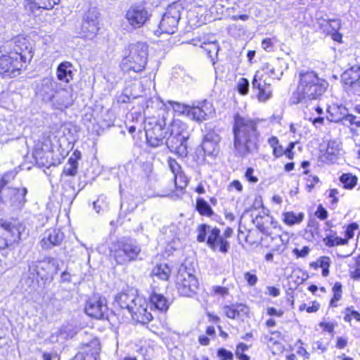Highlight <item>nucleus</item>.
<instances>
[{"label": "nucleus", "mask_w": 360, "mask_h": 360, "mask_svg": "<svg viewBox=\"0 0 360 360\" xmlns=\"http://www.w3.org/2000/svg\"><path fill=\"white\" fill-rule=\"evenodd\" d=\"M224 311L229 319H235L238 318L236 312V304L225 306L224 307Z\"/></svg>", "instance_id": "47"}, {"label": "nucleus", "mask_w": 360, "mask_h": 360, "mask_svg": "<svg viewBox=\"0 0 360 360\" xmlns=\"http://www.w3.org/2000/svg\"><path fill=\"white\" fill-rule=\"evenodd\" d=\"M340 181L345 188H352L356 186L357 179L351 174H344L340 176Z\"/></svg>", "instance_id": "40"}, {"label": "nucleus", "mask_w": 360, "mask_h": 360, "mask_svg": "<svg viewBox=\"0 0 360 360\" xmlns=\"http://www.w3.org/2000/svg\"><path fill=\"white\" fill-rule=\"evenodd\" d=\"M167 103L171 105L176 113H178L179 115H184L187 117L189 105L173 101H168Z\"/></svg>", "instance_id": "39"}, {"label": "nucleus", "mask_w": 360, "mask_h": 360, "mask_svg": "<svg viewBox=\"0 0 360 360\" xmlns=\"http://www.w3.org/2000/svg\"><path fill=\"white\" fill-rule=\"evenodd\" d=\"M237 90L242 95H246L249 91V82L245 78H240L237 83Z\"/></svg>", "instance_id": "45"}, {"label": "nucleus", "mask_w": 360, "mask_h": 360, "mask_svg": "<svg viewBox=\"0 0 360 360\" xmlns=\"http://www.w3.org/2000/svg\"><path fill=\"white\" fill-rule=\"evenodd\" d=\"M267 314L269 316H276L278 317H281L283 314V311L281 309L278 310L274 307L267 308Z\"/></svg>", "instance_id": "57"}, {"label": "nucleus", "mask_w": 360, "mask_h": 360, "mask_svg": "<svg viewBox=\"0 0 360 360\" xmlns=\"http://www.w3.org/2000/svg\"><path fill=\"white\" fill-rule=\"evenodd\" d=\"M248 349V346L244 343H240L236 348V355L240 360H250V358L244 354V351Z\"/></svg>", "instance_id": "46"}, {"label": "nucleus", "mask_w": 360, "mask_h": 360, "mask_svg": "<svg viewBox=\"0 0 360 360\" xmlns=\"http://www.w3.org/2000/svg\"><path fill=\"white\" fill-rule=\"evenodd\" d=\"M358 225L356 224H352L347 228L346 235L348 238H351L354 236V231L357 229Z\"/></svg>", "instance_id": "60"}, {"label": "nucleus", "mask_w": 360, "mask_h": 360, "mask_svg": "<svg viewBox=\"0 0 360 360\" xmlns=\"http://www.w3.org/2000/svg\"><path fill=\"white\" fill-rule=\"evenodd\" d=\"M171 274V269L166 264L156 265L152 270L151 275L158 279L167 281Z\"/></svg>", "instance_id": "30"}, {"label": "nucleus", "mask_w": 360, "mask_h": 360, "mask_svg": "<svg viewBox=\"0 0 360 360\" xmlns=\"http://www.w3.org/2000/svg\"><path fill=\"white\" fill-rule=\"evenodd\" d=\"M254 170L252 168H248L245 172V177L247 179L252 183H255L257 181V178L253 176Z\"/></svg>", "instance_id": "59"}, {"label": "nucleus", "mask_w": 360, "mask_h": 360, "mask_svg": "<svg viewBox=\"0 0 360 360\" xmlns=\"http://www.w3.org/2000/svg\"><path fill=\"white\" fill-rule=\"evenodd\" d=\"M151 14L141 5H132L124 14V18L134 29H139L149 20Z\"/></svg>", "instance_id": "10"}, {"label": "nucleus", "mask_w": 360, "mask_h": 360, "mask_svg": "<svg viewBox=\"0 0 360 360\" xmlns=\"http://www.w3.org/2000/svg\"><path fill=\"white\" fill-rule=\"evenodd\" d=\"M64 235L59 229H50L47 230L41 240L43 248L49 249L55 245H58L63 240Z\"/></svg>", "instance_id": "26"}, {"label": "nucleus", "mask_w": 360, "mask_h": 360, "mask_svg": "<svg viewBox=\"0 0 360 360\" xmlns=\"http://www.w3.org/2000/svg\"><path fill=\"white\" fill-rule=\"evenodd\" d=\"M196 210L200 214L207 217H211L213 214V210L210 205L202 198H198L196 201Z\"/></svg>", "instance_id": "33"}, {"label": "nucleus", "mask_w": 360, "mask_h": 360, "mask_svg": "<svg viewBox=\"0 0 360 360\" xmlns=\"http://www.w3.org/2000/svg\"><path fill=\"white\" fill-rule=\"evenodd\" d=\"M140 252L141 248L130 240H119L110 248V256L120 264L135 260Z\"/></svg>", "instance_id": "6"}, {"label": "nucleus", "mask_w": 360, "mask_h": 360, "mask_svg": "<svg viewBox=\"0 0 360 360\" xmlns=\"http://www.w3.org/2000/svg\"><path fill=\"white\" fill-rule=\"evenodd\" d=\"M340 153V146L339 144L334 141H330L328 143V147L326 149V155L327 158L330 160H334L339 155Z\"/></svg>", "instance_id": "35"}, {"label": "nucleus", "mask_w": 360, "mask_h": 360, "mask_svg": "<svg viewBox=\"0 0 360 360\" xmlns=\"http://www.w3.org/2000/svg\"><path fill=\"white\" fill-rule=\"evenodd\" d=\"M108 308L105 298L98 295L90 297L85 305L86 314L94 319H102L107 316Z\"/></svg>", "instance_id": "13"}, {"label": "nucleus", "mask_w": 360, "mask_h": 360, "mask_svg": "<svg viewBox=\"0 0 360 360\" xmlns=\"http://www.w3.org/2000/svg\"><path fill=\"white\" fill-rule=\"evenodd\" d=\"M293 252L297 257H304L309 254V248L308 247H304L301 250L296 248Z\"/></svg>", "instance_id": "56"}, {"label": "nucleus", "mask_w": 360, "mask_h": 360, "mask_svg": "<svg viewBox=\"0 0 360 360\" xmlns=\"http://www.w3.org/2000/svg\"><path fill=\"white\" fill-rule=\"evenodd\" d=\"M233 188L236 189L238 192H241L243 190V185L241 184V183L239 181L233 180L229 185L228 190L231 191Z\"/></svg>", "instance_id": "53"}, {"label": "nucleus", "mask_w": 360, "mask_h": 360, "mask_svg": "<svg viewBox=\"0 0 360 360\" xmlns=\"http://www.w3.org/2000/svg\"><path fill=\"white\" fill-rule=\"evenodd\" d=\"M27 193L26 188H8L7 195L10 197L8 200L9 205L15 209H22L27 202L25 198Z\"/></svg>", "instance_id": "21"}, {"label": "nucleus", "mask_w": 360, "mask_h": 360, "mask_svg": "<svg viewBox=\"0 0 360 360\" xmlns=\"http://www.w3.org/2000/svg\"><path fill=\"white\" fill-rule=\"evenodd\" d=\"M328 83L318 77L313 71L300 74V81L297 90L293 93V103H307L317 99L326 90Z\"/></svg>", "instance_id": "2"}, {"label": "nucleus", "mask_w": 360, "mask_h": 360, "mask_svg": "<svg viewBox=\"0 0 360 360\" xmlns=\"http://www.w3.org/2000/svg\"><path fill=\"white\" fill-rule=\"evenodd\" d=\"M101 351L100 344L97 340H92L84 348V352L77 354L71 360H98Z\"/></svg>", "instance_id": "23"}, {"label": "nucleus", "mask_w": 360, "mask_h": 360, "mask_svg": "<svg viewBox=\"0 0 360 360\" xmlns=\"http://www.w3.org/2000/svg\"><path fill=\"white\" fill-rule=\"evenodd\" d=\"M176 285L179 292L185 297H191L198 288V281L187 268L181 266L176 278Z\"/></svg>", "instance_id": "9"}, {"label": "nucleus", "mask_w": 360, "mask_h": 360, "mask_svg": "<svg viewBox=\"0 0 360 360\" xmlns=\"http://www.w3.org/2000/svg\"><path fill=\"white\" fill-rule=\"evenodd\" d=\"M60 0H25V6L31 13L39 10L50 11L59 4Z\"/></svg>", "instance_id": "24"}, {"label": "nucleus", "mask_w": 360, "mask_h": 360, "mask_svg": "<svg viewBox=\"0 0 360 360\" xmlns=\"http://www.w3.org/2000/svg\"><path fill=\"white\" fill-rule=\"evenodd\" d=\"M217 356L219 360H232L233 359L232 352L224 348H221L218 350Z\"/></svg>", "instance_id": "50"}, {"label": "nucleus", "mask_w": 360, "mask_h": 360, "mask_svg": "<svg viewBox=\"0 0 360 360\" xmlns=\"http://www.w3.org/2000/svg\"><path fill=\"white\" fill-rule=\"evenodd\" d=\"M315 215L320 219L324 220L328 217V212L326 209L320 205L315 212Z\"/></svg>", "instance_id": "52"}, {"label": "nucleus", "mask_w": 360, "mask_h": 360, "mask_svg": "<svg viewBox=\"0 0 360 360\" xmlns=\"http://www.w3.org/2000/svg\"><path fill=\"white\" fill-rule=\"evenodd\" d=\"M58 264L53 258H46L42 261L33 262L30 265L29 271L35 274L41 278L49 275H53L58 272Z\"/></svg>", "instance_id": "16"}, {"label": "nucleus", "mask_w": 360, "mask_h": 360, "mask_svg": "<svg viewBox=\"0 0 360 360\" xmlns=\"http://www.w3.org/2000/svg\"><path fill=\"white\" fill-rule=\"evenodd\" d=\"M236 312L238 319H241L245 316H248L249 314V308L243 304H236Z\"/></svg>", "instance_id": "48"}, {"label": "nucleus", "mask_w": 360, "mask_h": 360, "mask_svg": "<svg viewBox=\"0 0 360 360\" xmlns=\"http://www.w3.org/2000/svg\"><path fill=\"white\" fill-rule=\"evenodd\" d=\"M319 27L327 34L332 37V39L340 42L342 41V35L338 32L341 27V21L339 19H324L319 18L317 20Z\"/></svg>", "instance_id": "20"}, {"label": "nucleus", "mask_w": 360, "mask_h": 360, "mask_svg": "<svg viewBox=\"0 0 360 360\" xmlns=\"http://www.w3.org/2000/svg\"><path fill=\"white\" fill-rule=\"evenodd\" d=\"M257 89L258 90L257 98L261 102H265L272 96L271 86Z\"/></svg>", "instance_id": "43"}, {"label": "nucleus", "mask_w": 360, "mask_h": 360, "mask_svg": "<svg viewBox=\"0 0 360 360\" xmlns=\"http://www.w3.org/2000/svg\"><path fill=\"white\" fill-rule=\"evenodd\" d=\"M98 15L99 13L95 8L88 11L81 26L80 34L82 37L89 39H92L95 37L99 30Z\"/></svg>", "instance_id": "14"}, {"label": "nucleus", "mask_w": 360, "mask_h": 360, "mask_svg": "<svg viewBox=\"0 0 360 360\" xmlns=\"http://www.w3.org/2000/svg\"><path fill=\"white\" fill-rule=\"evenodd\" d=\"M320 267L322 269H329L330 259L328 257H321L319 259Z\"/></svg>", "instance_id": "54"}, {"label": "nucleus", "mask_w": 360, "mask_h": 360, "mask_svg": "<svg viewBox=\"0 0 360 360\" xmlns=\"http://www.w3.org/2000/svg\"><path fill=\"white\" fill-rule=\"evenodd\" d=\"M136 305L133 307L129 313L132 319L141 323L146 324L153 319L152 314L148 311V304L146 300L139 296Z\"/></svg>", "instance_id": "19"}, {"label": "nucleus", "mask_w": 360, "mask_h": 360, "mask_svg": "<svg viewBox=\"0 0 360 360\" xmlns=\"http://www.w3.org/2000/svg\"><path fill=\"white\" fill-rule=\"evenodd\" d=\"M180 18L179 11L175 6H169L159 24V30L155 31V34L159 36L162 33H174Z\"/></svg>", "instance_id": "11"}, {"label": "nucleus", "mask_w": 360, "mask_h": 360, "mask_svg": "<svg viewBox=\"0 0 360 360\" xmlns=\"http://www.w3.org/2000/svg\"><path fill=\"white\" fill-rule=\"evenodd\" d=\"M200 46L207 52L210 58H212L213 55H217L219 51V45L216 41H204Z\"/></svg>", "instance_id": "38"}, {"label": "nucleus", "mask_w": 360, "mask_h": 360, "mask_svg": "<svg viewBox=\"0 0 360 360\" xmlns=\"http://www.w3.org/2000/svg\"><path fill=\"white\" fill-rule=\"evenodd\" d=\"M60 85V84H58L51 78H44L41 80V86L39 88V92L44 100L46 101H50L53 98L56 90L58 89Z\"/></svg>", "instance_id": "28"}, {"label": "nucleus", "mask_w": 360, "mask_h": 360, "mask_svg": "<svg viewBox=\"0 0 360 360\" xmlns=\"http://www.w3.org/2000/svg\"><path fill=\"white\" fill-rule=\"evenodd\" d=\"M78 165V162L68 159L67 164L64 167L63 174L66 176H75L77 173Z\"/></svg>", "instance_id": "37"}, {"label": "nucleus", "mask_w": 360, "mask_h": 360, "mask_svg": "<svg viewBox=\"0 0 360 360\" xmlns=\"http://www.w3.org/2000/svg\"><path fill=\"white\" fill-rule=\"evenodd\" d=\"M323 243L328 247H335L347 244L348 239L341 238L335 233H331L323 239Z\"/></svg>", "instance_id": "32"}, {"label": "nucleus", "mask_w": 360, "mask_h": 360, "mask_svg": "<svg viewBox=\"0 0 360 360\" xmlns=\"http://www.w3.org/2000/svg\"><path fill=\"white\" fill-rule=\"evenodd\" d=\"M148 46L146 43H133L125 49L120 68L125 72H142L148 61Z\"/></svg>", "instance_id": "3"}, {"label": "nucleus", "mask_w": 360, "mask_h": 360, "mask_svg": "<svg viewBox=\"0 0 360 360\" xmlns=\"http://www.w3.org/2000/svg\"><path fill=\"white\" fill-rule=\"evenodd\" d=\"M349 276L354 281H360V255L355 259V265L350 266Z\"/></svg>", "instance_id": "42"}, {"label": "nucleus", "mask_w": 360, "mask_h": 360, "mask_svg": "<svg viewBox=\"0 0 360 360\" xmlns=\"http://www.w3.org/2000/svg\"><path fill=\"white\" fill-rule=\"evenodd\" d=\"M212 112L209 103H202L201 106H189L187 117L193 120L201 122Z\"/></svg>", "instance_id": "27"}, {"label": "nucleus", "mask_w": 360, "mask_h": 360, "mask_svg": "<svg viewBox=\"0 0 360 360\" xmlns=\"http://www.w3.org/2000/svg\"><path fill=\"white\" fill-rule=\"evenodd\" d=\"M198 230L197 240L198 242L206 240L207 246L214 252L226 254L229 251V243L223 236L220 235L221 231L218 228L201 224Z\"/></svg>", "instance_id": "5"}, {"label": "nucleus", "mask_w": 360, "mask_h": 360, "mask_svg": "<svg viewBox=\"0 0 360 360\" xmlns=\"http://www.w3.org/2000/svg\"><path fill=\"white\" fill-rule=\"evenodd\" d=\"M168 165L170 170L174 174L181 172V167L179 163L172 158H169L167 160Z\"/></svg>", "instance_id": "49"}, {"label": "nucleus", "mask_w": 360, "mask_h": 360, "mask_svg": "<svg viewBox=\"0 0 360 360\" xmlns=\"http://www.w3.org/2000/svg\"><path fill=\"white\" fill-rule=\"evenodd\" d=\"M244 278L250 286L255 285L258 280L255 274H252L250 272H246L244 275Z\"/></svg>", "instance_id": "51"}, {"label": "nucleus", "mask_w": 360, "mask_h": 360, "mask_svg": "<svg viewBox=\"0 0 360 360\" xmlns=\"http://www.w3.org/2000/svg\"><path fill=\"white\" fill-rule=\"evenodd\" d=\"M281 75V71H276L274 67L266 64L255 72L252 82V86L255 89H261V87L271 86L270 77L280 79Z\"/></svg>", "instance_id": "15"}, {"label": "nucleus", "mask_w": 360, "mask_h": 360, "mask_svg": "<svg viewBox=\"0 0 360 360\" xmlns=\"http://www.w3.org/2000/svg\"><path fill=\"white\" fill-rule=\"evenodd\" d=\"M344 320L347 322H350L352 319L356 321H360V314L353 310L352 307H348L345 311Z\"/></svg>", "instance_id": "44"}, {"label": "nucleus", "mask_w": 360, "mask_h": 360, "mask_svg": "<svg viewBox=\"0 0 360 360\" xmlns=\"http://www.w3.org/2000/svg\"><path fill=\"white\" fill-rule=\"evenodd\" d=\"M319 325L321 328H323V330H325L329 333H332L335 326V324H334L333 323H330V322H327V323L321 322V323H320Z\"/></svg>", "instance_id": "58"}, {"label": "nucleus", "mask_w": 360, "mask_h": 360, "mask_svg": "<svg viewBox=\"0 0 360 360\" xmlns=\"http://www.w3.org/2000/svg\"><path fill=\"white\" fill-rule=\"evenodd\" d=\"M234 148L240 156H245L257 149L259 134L256 121L237 115L235 117Z\"/></svg>", "instance_id": "1"}, {"label": "nucleus", "mask_w": 360, "mask_h": 360, "mask_svg": "<svg viewBox=\"0 0 360 360\" xmlns=\"http://www.w3.org/2000/svg\"><path fill=\"white\" fill-rule=\"evenodd\" d=\"M150 304L160 311H166L169 308L167 300L162 295L153 293L150 297Z\"/></svg>", "instance_id": "31"}, {"label": "nucleus", "mask_w": 360, "mask_h": 360, "mask_svg": "<svg viewBox=\"0 0 360 360\" xmlns=\"http://www.w3.org/2000/svg\"><path fill=\"white\" fill-rule=\"evenodd\" d=\"M11 174H5L0 180V193L2 188L8 183Z\"/></svg>", "instance_id": "63"}, {"label": "nucleus", "mask_w": 360, "mask_h": 360, "mask_svg": "<svg viewBox=\"0 0 360 360\" xmlns=\"http://www.w3.org/2000/svg\"><path fill=\"white\" fill-rule=\"evenodd\" d=\"M328 120L330 122H338L345 120L349 123H352L355 116L348 115L347 109L342 105H333L328 108Z\"/></svg>", "instance_id": "22"}, {"label": "nucleus", "mask_w": 360, "mask_h": 360, "mask_svg": "<svg viewBox=\"0 0 360 360\" xmlns=\"http://www.w3.org/2000/svg\"><path fill=\"white\" fill-rule=\"evenodd\" d=\"M174 176L176 187L179 188L181 191L185 189L188 183V179L186 175L182 172H180Z\"/></svg>", "instance_id": "41"}, {"label": "nucleus", "mask_w": 360, "mask_h": 360, "mask_svg": "<svg viewBox=\"0 0 360 360\" xmlns=\"http://www.w3.org/2000/svg\"><path fill=\"white\" fill-rule=\"evenodd\" d=\"M272 45H273V44H272L271 39H269V38L264 39L262 43V48L264 50L268 51L271 50Z\"/></svg>", "instance_id": "61"}, {"label": "nucleus", "mask_w": 360, "mask_h": 360, "mask_svg": "<svg viewBox=\"0 0 360 360\" xmlns=\"http://www.w3.org/2000/svg\"><path fill=\"white\" fill-rule=\"evenodd\" d=\"M341 79L347 91L360 96V66L355 65L346 70Z\"/></svg>", "instance_id": "17"}, {"label": "nucleus", "mask_w": 360, "mask_h": 360, "mask_svg": "<svg viewBox=\"0 0 360 360\" xmlns=\"http://www.w3.org/2000/svg\"><path fill=\"white\" fill-rule=\"evenodd\" d=\"M72 65L69 62L61 63L57 68V78L58 80L70 82L73 79V72L71 70Z\"/></svg>", "instance_id": "29"}, {"label": "nucleus", "mask_w": 360, "mask_h": 360, "mask_svg": "<svg viewBox=\"0 0 360 360\" xmlns=\"http://www.w3.org/2000/svg\"><path fill=\"white\" fill-rule=\"evenodd\" d=\"M139 297V295L135 291L130 290L118 294L115 297V301L121 308L126 309L129 312L136 305Z\"/></svg>", "instance_id": "25"}, {"label": "nucleus", "mask_w": 360, "mask_h": 360, "mask_svg": "<svg viewBox=\"0 0 360 360\" xmlns=\"http://www.w3.org/2000/svg\"><path fill=\"white\" fill-rule=\"evenodd\" d=\"M347 339L343 338L342 337L338 338L336 347H338V349H343L347 346Z\"/></svg>", "instance_id": "62"}, {"label": "nucleus", "mask_w": 360, "mask_h": 360, "mask_svg": "<svg viewBox=\"0 0 360 360\" xmlns=\"http://www.w3.org/2000/svg\"><path fill=\"white\" fill-rule=\"evenodd\" d=\"M145 130L147 141L152 147L162 145L164 139L169 134V126L166 127V122L163 118L154 122H148Z\"/></svg>", "instance_id": "8"}, {"label": "nucleus", "mask_w": 360, "mask_h": 360, "mask_svg": "<svg viewBox=\"0 0 360 360\" xmlns=\"http://www.w3.org/2000/svg\"><path fill=\"white\" fill-rule=\"evenodd\" d=\"M303 219L304 214L302 213L296 214L292 212H288L283 214V221L289 226L300 224L302 221Z\"/></svg>", "instance_id": "34"}, {"label": "nucleus", "mask_w": 360, "mask_h": 360, "mask_svg": "<svg viewBox=\"0 0 360 360\" xmlns=\"http://www.w3.org/2000/svg\"><path fill=\"white\" fill-rule=\"evenodd\" d=\"M169 134L167 137L166 145L172 153L179 157H186L188 154L187 140L189 133L187 126L179 120H174L169 124Z\"/></svg>", "instance_id": "4"}, {"label": "nucleus", "mask_w": 360, "mask_h": 360, "mask_svg": "<svg viewBox=\"0 0 360 360\" xmlns=\"http://www.w3.org/2000/svg\"><path fill=\"white\" fill-rule=\"evenodd\" d=\"M22 56L9 44L0 46V72L14 73L22 67Z\"/></svg>", "instance_id": "7"}, {"label": "nucleus", "mask_w": 360, "mask_h": 360, "mask_svg": "<svg viewBox=\"0 0 360 360\" xmlns=\"http://www.w3.org/2000/svg\"><path fill=\"white\" fill-rule=\"evenodd\" d=\"M319 309V304L317 302H313L311 306H309L306 308V311L308 313L316 312Z\"/></svg>", "instance_id": "64"}, {"label": "nucleus", "mask_w": 360, "mask_h": 360, "mask_svg": "<svg viewBox=\"0 0 360 360\" xmlns=\"http://www.w3.org/2000/svg\"><path fill=\"white\" fill-rule=\"evenodd\" d=\"M213 290L216 295L225 296L229 294L228 288L221 286H215L213 288Z\"/></svg>", "instance_id": "55"}, {"label": "nucleus", "mask_w": 360, "mask_h": 360, "mask_svg": "<svg viewBox=\"0 0 360 360\" xmlns=\"http://www.w3.org/2000/svg\"><path fill=\"white\" fill-rule=\"evenodd\" d=\"M20 239V231L15 224L0 221V250L17 243Z\"/></svg>", "instance_id": "12"}, {"label": "nucleus", "mask_w": 360, "mask_h": 360, "mask_svg": "<svg viewBox=\"0 0 360 360\" xmlns=\"http://www.w3.org/2000/svg\"><path fill=\"white\" fill-rule=\"evenodd\" d=\"M217 143L214 141L205 139L202 147L205 153L209 155H215L218 153Z\"/></svg>", "instance_id": "36"}, {"label": "nucleus", "mask_w": 360, "mask_h": 360, "mask_svg": "<svg viewBox=\"0 0 360 360\" xmlns=\"http://www.w3.org/2000/svg\"><path fill=\"white\" fill-rule=\"evenodd\" d=\"M75 99L72 88H61L60 86L49 102L54 108L63 110L72 105Z\"/></svg>", "instance_id": "18"}]
</instances>
